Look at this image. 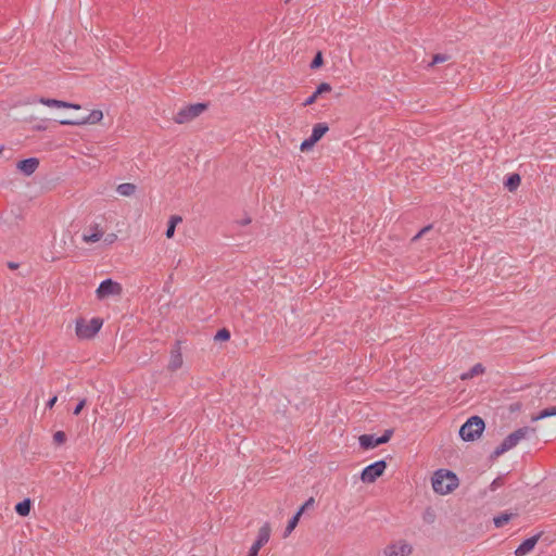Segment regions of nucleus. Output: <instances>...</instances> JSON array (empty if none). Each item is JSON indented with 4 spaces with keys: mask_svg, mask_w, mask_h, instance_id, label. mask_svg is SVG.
I'll return each instance as SVG.
<instances>
[{
    "mask_svg": "<svg viewBox=\"0 0 556 556\" xmlns=\"http://www.w3.org/2000/svg\"><path fill=\"white\" fill-rule=\"evenodd\" d=\"M431 484L437 494L447 495L457 489L459 480L454 472L447 469H439L433 472Z\"/></svg>",
    "mask_w": 556,
    "mask_h": 556,
    "instance_id": "obj_1",
    "label": "nucleus"
},
{
    "mask_svg": "<svg viewBox=\"0 0 556 556\" xmlns=\"http://www.w3.org/2000/svg\"><path fill=\"white\" fill-rule=\"evenodd\" d=\"M102 326L103 319L100 317L78 318L75 323V333L80 340H90L100 331Z\"/></svg>",
    "mask_w": 556,
    "mask_h": 556,
    "instance_id": "obj_2",
    "label": "nucleus"
},
{
    "mask_svg": "<svg viewBox=\"0 0 556 556\" xmlns=\"http://www.w3.org/2000/svg\"><path fill=\"white\" fill-rule=\"evenodd\" d=\"M536 429L532 427H522L517 429L503 440V442L494 450L493 454L495 456H500L505 452H508L509 450L515 447L521 440L530 435H533Z\"/></svg>",
    "mask_w": 556,
    "mask_h": 556,
    "instance_id": "obj_3",
    "label": "nucleus"
},
{
    "mask_svg": "<svg viewBox=\"0 0 556 556\" xmlns=\"http://www.w3.org/2000/svg\"><path fill=\"white\" fill-rule=\"evenodd\" d=\"M207 109L205 103H194L186 105L177 111L174 116V122L177 124H187L199 117Z\"/></svg>",
    "mask_w": 556,
    "mask_h": 556,
    "instance_id": "obj_4",
    "label": "nucleus"
},
{
    "mask_svg": "<svg viewBox=\"0 0 556 556\" xmlns=\"http://www.w3.org/2000/svg\"><path fill=\"white\" fill-rule=\"evenodd\" d=\"M484 430V421L482 418L470 417L459 429V435L464 441H473L479 438Z\"/></svg>",
    "mask_w": 556,
    "mask_h": 556,
    "instance_id": "obj_5",
    "label": "nucleus"
},
{
    "mask_svg": "<svg viewBox=\"0 0 556 556\" xmlns=\"http://www.w3.org/2000/svg\"><path fill=\"white\" fill-rule=\"evenodd\" d=\"M123 287L119 282L112 279L103 280L96 290V296L99 301L121 298Z\"/></svg>",
    "mask_w": 556,
    "mask_h": 556,
    "instance_id": "obj_6",
    "label": "nucleus"
},
{
    "mask_svg": "<svg viewBox=\"0 0 556 556\" xmlns=\"http://www.w3.org/2000/svg\"><path fill=\"white\" fill-rule=\"evenodd\" d=\"M103 119V112L101 110H93L86 116H76L73 118H60L59 123L61 125H72V126H81V125H96L101 123Z\"/></svg>",
    "mask_w": 556,
    "mask_h": 556,
    "instance_id": "obj_7",
    "label": "nucleus"
},
{
    "mask_svg": "<svg viewBox=\"0 0 556 556\" xmlns=\"http://www.w3.org/2000/svg\"><path fill=\"white\" fill-rule=\"evenodd\" d=\"M386 469L387 463L384 460L375 462L363 469L361 473V480L364 483H374L384 473Z\"/></svg>",
    "mask_w": 556,
    "mask_h": 556,
    "instance_id": "obj_8",
    "label": "nucleus"
},
{
    "mask_svg": "<svg viewBox=\"0 0 556 556\" xmlns=\"http://www.w3.org/2000/svg\"><path fill=\"white\" fill-rule=\"evenodd\" d=\"M105 229L100 223H91L85 227L81 233V240L86 244H93L104 238Z\"/></svg>",
    "mask_w": 556,
    "mask_h": 556,
    "instance_id": "obj_9",
    "label": "nucleus"
},
{
    "mask_svg": "<svg viewBox=\"0 0 556 556\" xmlns=\"http://www.w3.org/2000/svg\"><path fill=\"white\" fill-rule=\"evenodd\" d=\"M392 437V430H387L382 437L376 438L371 434H363L358 438L359 445L364 450H371L377 447L378 445L384 444L389 442Z\"/></svg>",
    "mask_w": 556,
    "mask_h": 556,
    "instance_id": "obj_10",
    "label": "nucleus"
},
{
    "mask_svg": "<svg viewBox=\"0 0 556 556\" xmlns=\"http://www.w3.org/2000/svg\"><path fill=\"white\" fill-rule=\"evenodd\" d=\"M270 531L271 529L268 523H265L260 528L257 539L255 543L251 546L248 556H257L260 549L269 541Z\"/></svg>",
    "mask_w": 556,
    "mask_h": 556,
    "instance_id": "obj_11",
    "label": "nucleus"
},
{
    "mask_svg": "<svg viewBox=\"0 0 556 556\" xmlns=\"http://www.w3.org/2000/svg\"><path fill=\"white\" fill-rule=\"evenodd\" d=\"M412 552L413 546L409 543L400 541L388 545L384 548L383 554L384 556H409Z\"/></svg>",
    "mask_w": 556,
    "mask_h": 556,
    "instance_id": "obj_12",
    "label": "nucleus"
},
{
    "mask_svg": "<svg viewBox=\"0 0 556 556\" xmlns=\"http://www.w3.org/2000/svg\"><path fill=\"white\" fill-rule=\"evenodd\" d=\"M39 103L49 106V108H58V109H74L79 110L80 105L75 103H70L65 101H60L55 99H47V98H40Z\"/></svg>",
    "mask_w": 556,
    "mask_h": 556,
    "instance_id": "obj_13",
    "label": "nucleus"
},
{
    "mask_svg": "<svg viewBox=\"0 0 556 556\" xmlns=\"http://www.w3.org/2000/svg\"><path fill=\"white\" fill-rule=\"evenodd\" d=\"M38 165H39L38 159L30 157V159L20 161L17 163V168L26 176H30L38 168Z\"/></svg>",
    "mask_w": 556,
    "mask_h": 556,
    "instance_id": "obj_14",
    "label": "nucleus"
},
{
    "mask_svg": "<svg viewBox=\"0 0 556 556\" xmlns=\"http://www.w3.org/2000/svg\"><path fill=\"white\" fill-rule=\"evenodd\" d=\"M331 90H332V87L330 86V84L321 83L317 87L315 92L303 102V105L309 106V105L314 104L320 96H323L324 93H328Z\"/></svg>",
    "mask_w": 556,
    "mask_h": 556,
    "instance_id": "obj_15",
    "label": "nucleus"
},
{
    "mask_svg": "<svg viewBox=\"0 0 556 556\" xmlns=\"http://www.w3.org/2000/svg\"><path fill=\"white\" fill-rule=\"evenodd\" d=\"M539 536H532L523 541L515 551L516 556H526L534 548L538 543Z\"/></svg>",
    "mask_w": 556,
    "mask_h": 556,
    "instance_id": "obj_16",
    "label": "nucleus"
},
{
    "mask_svg": "<svg viewBox=\"0 0 556 556\" xmlns=\"http://www.w3.org/2000/svg\"><path fill=\"white\" fill-rule=\"evenodd\" d=\"M184 364L182 355L179 350H174L170 353V358L167 365L169 371H176L181 368Z\"/></svg>",
    "mask_w": 556,
    "mask_h": 556,
    "instance_id": "obj_17",
    "label": "nucleus"
},
{
    "mask_svg": "<svg viewBox=\"0 0 556 556\" xmlns=\"http://www.w3.org/2000/svg\"><path fill=\"white\" fill-rule=\"evenodd\" d=\"M329 130V127L326 123H318L314 125L311 138L317 143Z\"/></svg>",
    "mask_w": 556,
    "mask_h": 556,
    "instance_id": "obj_18",
    "label": "nucleus"
},
{
    "mask_svg": "<svg viewBox=\"0 0 556 556\" xmlns=\"http://www.w3.org/2000/svg\"><path fill=\"white\" fill-rule=\"evenodd\" d=\"M182 222L181 216L179 215H172L167 222V229H166V238L172 239L175 235V229L178 224Z\"/></svg>",
    "mask_w": 556,
    "mask_h": 556,
    "instance_id": "obj_19",
    "label": "nucleus"
},
{
    "mask_svg": "<svg viewBox=\"0 0 556 556\" xmlns=\"http://www.w3.org/2000/svg\"><path fill=\"white\" fill-rule=\"evenodd\" d=\"M137 190L136 185L131 182H124L117 186L116 191L122 197H131Z\"/></svg>",
    "mask_w": 556,
    "mask_h": 556,
    "instance_id": "obj_20",
    "label": "nucleus"
},
{
    "mask_svg": "<svg viewBox=\"0 0 556 556\" xmlns=\"http://www.w3.org/2000/svg\"><path fill=\"white\" fill-rule=\"evenodd\" d=\"M484 372V367L482 364H476L468 371L460 375L462 380H468L476 376H480Z\"/></svg>",
    "mask_w": 556,
    "mask_h": 556,
    "instance_id": "obj_21",
    "label": "nucleus"
},
{
    "mask_svg": "<svg viewBox=\"0 0 556 556\" xmlns=\"http://www.w3.org/2000/svg\"><path fill=\"white\" fill-rule=\"evenodd\" d=\"M31 508V502L29 498H26L15 505V511L17 515L22 517H26L29 515Z\"/></svg>",
    "mask_w": 556,
    "mask_h": 556,
    "instance_id": "obj_22",
    "label": "nucleus"
},
{
    "mask_svg": "<svg viewBox=\"0 0 556 556\" xmlns=\"http://www.w3.org/2000/svg\"><path fill=\"white\" fill-rule=\"evenodd\" d=\"M521 178L518 174H511L505 181V187L510 191H515L520 186Z\"/></svg>",
    "mask_w": 556,
    "mask_h": 556,
    "instance_id": "obj_23",
    "label": "nucleus"
},
{
    "mask_svg": "<svg viewBox=\"0 0 556 556\" xmlns=\"http://www.w3.org/2000/svg\"><path fill=\"white\" fill-rule=\"evenodd\" d=\"M303 514V508H300L299 511L292 517V519L289 521L286 530H285V538L289 536L291 532L295 529V527L299 523V520Z\"/></svg>",
    "mask_w": 556,
    "mask_h": 556,
    "instance_id": "obj_24",
    "label": "nucleus"
},
{
    "mask_svg": "<svg viewBox=\"0 0 556 556\" xmlns=\"http://www.w3.org/2000/svg\"><path fill=\"white\" fill-rule=\"evenodd\" d=\"M556 416V406L545 408L541 410L538 415L531 417L532 421H539L541 419Z\"/></svg>",
    "mask_w": 556,
    "mask_h": 556,
    "instance_id": "obj_25",
    "label": "nucleus"
},
{
    "mask_svg": "<svg viewBox=\"0 0 556 556\" xmlns=\"http://www.w3.org/2000/svg\"><path fill=\"white\" fill-rule=\"evenodd\" d=\"M511 515L503 514L494 518V523L497 528L503 527L510 520Z\"/></svg>",
    "mask_w": 556,
    "mask_h": 556,
    "instance_id": "obj_26",
    "label": "nucleus"
},
{
    "mask_svg": "<svg viewBox=\"0 0 556 556\" xmlns=\"http://www.w3.org/2000/svg\"><path fill=\"white\" fill-rule=\"evenodd\" d=\"M316 144V142L309 137L307 139H305L301 146H300V150L302 152H307L309 151L311 149H313V147Z\"/></svg>",
    "mask_w": 556,
    "mask_h": 556,
    "instance_id": "obj_27",
    "label": "nucleus"
},
{
    "mask_svg": "<svg viewBox=\"0 0 556 556\" xmlns=\"http://www.w3.org/2000/svg\"><path fill=\"white\" fill-rule=\"evenodd\" d=\"M229 338H230V332L225 328L218 330L217 333L215 334L216 341H227V340H229Z\"/></svg>",
    "mask_w": 556,
    "mask_h": 556,
    "instance_id": "obj_28",
    "label": "nucleus"
},
{
    "mask_svg": "<svg viewBox=\"0 0 556 556\" xmlns=\"http://www.w3.org/2000/svg\"><path fill=\"white\" fill-rule=\"evenodd\" d=\"M323 63H324L323 54H321V52H318L315 55L313 62L311 63V67L313 70L318 68V67H320L323 65Z\"/></svg>",
    "mask_w": 556,
    "mask_h": 556,
    "instance_id": "obj_29",
    "label": "nucleus"
},
{
    "mask_svg": "<svg viewBox=\"0 0 556 556\" xmlns=\"http://www.w3.org/2000/svg\"><path fill=\"white\" fill-rule=\"evenodd\" d=\"M53 440L56 444H63L66 440V435L63 431H56L53 435Z\"/></svg>",
    "mask_w": 556,
    "mask_h": 556,
    "instance_id": "obj_30",
    "label": "nucleus"
},
{
    "mask_svg": "<svg viewBox=\"0 0 556 556\" xmlns=\"http://www.w3.org/2000/svg\"><path fill=\"white\" fill-rule=\"evenodd\" d=\"M447 56L444 54H437L433 56L432 64L443 63L447 61Z\"/></svg>",
    "mask_w": 556,
    "mask_h": 556,
    "instance_id": "obj_31",
    "label": "nucleus"
},
{
    "mask_svg": "<svg viewBox=\"0 0 556 556\" xmlns=\"http://www.w3.org/2000/svg\"><path fill=\"white\" fill-rule=\"evenodd\" d=\"M86 406V400H81L74 409V415H79L83 408Z\"/></svg>",
    "mask_w": 556,
    "mask_h": 556,
    "instance_id": "obj_32",
    "label": "nucleus"
},
{
    "mask_svg": "<svg viewBox=\"0 0 556 556\" xmlns=\"http://www.w3.org/2000/svg\"><path fill=\"white\" fill-rule=\"evenodd\" d=\"M117 239V236L115 233H110L104 238V241L108 243H113Z\"/></svg>",
    "mask_w": 556,
    "mask_h": 556,
    "instance_id": "obj_33",
    "label": "nucleus"
},
{
    "mask_svg": "<svg viewBox=\"0 0 556 556\" xmlns=\"http://www.w3.org/2000/svg\"><path fill=\"white\" fill-rule=\"evenodd\" d=\"M58 401V397L56 396H53L52 399H50L47 403V407L49 408H52L54 406V404L56 403Z\"/></svg>",
    "mask_w": 556,
    "mask_h": 556,
    "instance_id": "obj_34",
    "label": "nucleus"
},
{
    "mask_svg": "<svg viewBox=\"0 0 556 556\" xmlns=\"http://www.w3.org/2000/svg\"><path fill=\"white\" fill-rule=\"evenodd\" d=\"M314 500L311 497L301 508L303 511L313 504Z\"/></svg>",
    "mask_w": 556,
    "mask_h": 556,
    "instance_id": "obj_35",
    "label": "nucleus"
},
{
    "mask_svg": "<svg viewBox=\"0 0 556 556\" xmlns=\"http://www.w3.org/2000/svg\"><path fill=\"white\" fill-rule=\"evenodd\" d=\"M428 229H429L428 227L424 228V229H422V230H421V231H420V232L415 237V239H417V238L421 237V236H422V235H424Z\"/></svg>",
    "mask_w": 556,
    "mask_h": 556,
    "instance_id": "obj_36",
    "label": "nucleus"
},
{
    "mask_svg": "<svg viewBox=\"0 0 556 556\" xmlns=\"http://www.w3.org/2000/svg\"><path fill=\"white\" fill-rule=\"evenodd\" d=\"M4 148L0 146V154L3 152Z\"/></svg>",
    "mask_w": 556,
    "mask_h": 556,
    "instance_id": "obj_37",
    "label": "nucleus"
},
{
    "mask_svg": "<svg viewBox=\"0 0 556 556\" xmlns=\"http://www.w3.org/2000/svg\"><path fill=\"white\" fill-rule=\"evenodd\" d=\"M290 0H286V2H289Z\"/></svg>",
    "mask_w": 556,
    "mask_h": 556,
    "instance_id": "obj_38",
    "label": "nucleus"
}]
</instances>
